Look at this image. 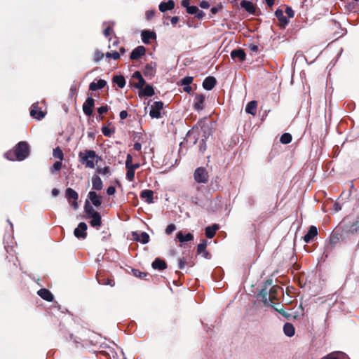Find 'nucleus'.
<instances>
[{"instance_id":"f257e3e1","label":"nucleus","mask_w":359,"mask_h":359,"mask_svg":"<svg viewBox=\"0 0 359 359\" xmlns=\"http://www.w3.org/2000/svg\"><path fill=\"white\" fill-rule=\"evenodd\" d=\"M29 153V145L26 142H20L13 150L5 153L4 156L10 161H22L26 158Z\"/></svg>"},{"instance_id":"f03ea898","label":"nucleus","mask_w":359,"mask_h":359,"mask_svg":"<svg viewBox=\"0 0 359 359\" xmlns=\"http://www.w3.org/2000/svg\"><path fill=\"white\" fill-rule=\"evenodd\" d=\"M272 280H267L266 285L259 294L264 305H270L276 299V293L280 290L277 285L271 286Z\"/></svg>"},{"instance_id":"7ed1b4c3","label":"nucleus","mask_w":359,"mask_h":359,"mask_svg":"<svg viewBox=\"0 0 359 359\" xmlns=\"http://www.w3.org/2000/svg\"><path fill=\"white\" fill-rule=\"evenodd\" d=\"M79 157L82 164H84L86 168L91 169L95 168V164L100 160V157L93 150L81 151L79 154Z\"/></svg>"},{"instance_id":"20e7f679","label":"nucleus","mask_w":359,"mask_h":359,"mask_svg":"<svg viewBox=\"0 0 359 359\" xmlns=\"http://www.w3.org/2000/svg\"><path fill=\"white\" fill-rule=\"evenodd\" d=\"M140 167V163L132 164V156L128 154L126 161V168L127 169L126 178L133 182L135 179V170Z\"/></svg>"},{"instance_id":"39448f33","label":"nucleus","mask_w":359,"mask_h":359,"mask_svg":"<svg viewBox=\"0 0 359 359\" xmlns=\"http://www.w3.org/2000/svg\"><path fill=\"white\" fill-rule=\"evenodd\" d=\"M194 180L198 183L206 184L208 182V172L205 168H198L194 173Z\"/></svg>"},{"instance_id":"423d86ee","label":"nucleus","mask_w":359,"mask_h":359,"mask_svg":"<svg viewBox=\"0 0 359 359\" xmlns=\"http://www.w3.org/2000/svg\"><path fill=\"white\" fill-rule=\"evenodd\" d=\"M39 103H34L30 110V115L36 119H41L46 115V111L42 109L41 107H39Z\"/></svg>"},{"instance_id":"0eeeda50","label":"nucleus","mask_w":359,"mask_h":359,"mask_svg":"<svg viewBox=\"0 0 359 359\" xmlns=\"http://www.w3.org/2000/svg\"><path fill=\"white\" fill-rule=\"evenodd\" d=\"M132 240L140 242L142 244H146L149 241V236L146 232H142L139 233L137 231L132 232Z\"/></svg>"},{"instance_id":"6e6552de","label":"nucleus","mask_w":359,"mask_h":359,"mask_svg":"<svg viewBox=\"0 0 359 359\" xmlns=\"http://www.w3.org/2000/svg\"><path fill=\"white\" fill-rule=\"evenodd\" d=\"M95 100L93 97H88L83 104V111L86 116H91Z\"/></svg>"},{"instance_id":"1a4fd4ad","label":"nucleus","mask_w":359,"mask_h":359,"mask_svg":"<svg viewBox=\"0 0 359 359\" xmlns=\"http://www.w3.org/2000/svg\"><path fill=\"white\" fill-rule=\"evenodd\" d=\"M86 230L87 224L85 222H80L74 229V234L78 238H85L87 236Z\"/></svg>"},{"instance_id":"9d476101","label":"nucleus","mask_w":359,"mask_h":359,"mask_svg":"<svg viewBox=\"0 0 359 359\" xmlns=\"http://www.w3.org/2000/svg\"><path fill=\"white\" fill-rule=\"evenodd\" d=\"M205 100V96L202 94H198L195 96L194 98V108L196 111H201L203 109L204 106V102Z\"/></svg>"},{"instance_id":"9b49d317","label":"nucleus","mask_w":359,"mask_h":359,"mask_svg":"<svg viewBox=\"0 0 359 359\" xmlns=\"http://www.w3.org/2000/svg\"><path fill=\"white\" fill-rule=\"evenodd\" d=\"M142 40L144 43H149L150 40L156 39V34L154 32H151L149 30H143L141 34Z\"/></svg>"},{"instance_id":"f8f14e48","label":"nucleus","mask_w":359,"mask_h":359,"mask_svg":"<svg viewBox=\"0 0 359 359\" xmlns=\"http://www.w3.org/2000/svg\"><path fill=\"white\" fill-rule=\"evenodd\" d=\"M318 235V230L315 226H310L307 233L304 236V241L306 243L312 241Z\"/></svg>"},{"instance_id":"ddd939ff","label":"nucleus","mask_w":359,"mask_h":359,"mask_svg":"<svg viewBox=\"0 0 359 359\" xmlns=\"http://www.w3.org/2000/svg\"><path fill=\"white\" fill-rule=\"evenodd\" d=\"M146 49L144 46H140L135 48L130 54V59L132 60H137L141 56L144 55L145 53Z\"/></svg>"},{"instance_id":"4468645a","label":"nucleus","mask_w":359,"mask_h":359,"mask_svg":"<svg viewBox=\"0 0 359 359\" xmlns=\"http://www.w3.org/2000/svg\"><path fill=\"white\" fill-rule=\"evenodd\" d=\"M88 198L95 207H99L102 204V198L95 191H90L88 195Z\"/></svg>"},{"instance_id":"2eb2a0df","label":"nucleus","mask_w":359,"mask_h":359,"mask_svg":"<svg viewBox=\"0 0 359 359\" xmlns=\"http://www.w3.org/2000/svg\"><path fill=\"white\" fill-rule=\"evenodd\" d=\"M156 64L155 62H151L147 64L144 67V74L145 76L151 77L156 72Z\"/></svg>"},{"instance_id":"dca6fc26","label":"nucleus","mask_w":359,"mask_h":359,"mask_svg":"<svg viewBox=\"0 0 359 359\" xmlns=\"http://www.w3.org/2000/svg\"><path fill=\"white\" fill-rule=\"evenodd\" d=\"M322 359H349V358L346 353L340 351H337L332 352L327 355Z\"/></svg>"},{"instance_id":"f3484780","label":"nucleus","mask_w":359,"mask_h":359,"mask_svg":"<svg viewBox=\"0 0 359 359\" xmlns=\"http://www.w3.org/2000/svg\"><path fill=\"white\" fill-rule=\"evenodd\" d=\"M216 85V79L212 76H208L203 82V87L208 90H212Z\"/></svg>"},{"instance_id":"a211bd4d","label":"nucleus","mask_w":359,"mask_h":359,"mask_svg":"<svg viewBox=\"0 0 359 359\" xmlns=\"http://www.w3.org/2000/svg\"><path fill=\"white\" fill-rule=\"evenodd\" d=\"M275 15L283 27H285V25L289 23L288 19L284 15L283 11L282 10L277 9L275 12Z\"/></svg>"},{"instance_id":"6ab92c4d","label":"nucleus","mask_w":359,"mask_h":359,"mask_svg":"<svg viewBox=\"0 0 359 359\" xmlns=\"http://www.w3.org/2000/svg\"><path fill=\"white\" fill-rule=\"evenodd\" d=\"M175 7V2L172 0H169L167 2H161L159 4L158 8L161 12H165L167 11H170L173 9Z\"/></svg>"},{"instance_id":"aec40b11","label":"nucleus","mask_w":359,"mask_h":359,"mask_svg":"<svg viewBox=\"0 0 359 359\" xmlns=\"http://www.w3.org/2000/svg\"><path fill=\"white\" fill-rule=\"evenodd\" d=\"M133 79H137L138 82L135 83V86L138 88V89H142L144 84H145V81L144 79H143L141 73L138 71L135 72L133 74Z\"/></svg>"},{"instance_id":"412c9836","label":"nucleus","mask_w":359,"mask_h":359,"mask_svg":"<svg viewBox=\"0 0 359 359\" xmlns=\"http://www.w3.org/2000/svg\"><path fill=\"white\" fill-rule=\"evenodd\" d=\"M37 293L42 299L48 302H52L53 300V295L47 289H41L38 291Z\"/></svg>"},{"instance_id":"4be33fe9","label":"nucleus","mask_w":359,"mask_h":359,"mask_svg":"<svg viewBox=\"0 0 359 359\" xmlns=\"http://www.w3.org/2000/svg\"><path fill=\"white\" fill-rule=\"evenodd\" d=\"M177 238L180 243H185L192 241L194 239V236L190 233L184 234L182 231H180L177 234Z\"/></svg>"},{"instance_id":"5701e85b","label":"nucleus","mask_w":359,"mask_h":359,"mask_svg":"<svg viewBox=\"0 0 359 359\" xmlns=\"http://www.w3.org/2000/svg\"><path fill=\"white\" fill-rule=\"evenodd\" d=\"M257 102L252 100L248 102L245 107V111L248 114L255 116L257 113Z\"/></svg>"},{"instance_id":"b1692460","label":"nucleus","mask_w":359,"mask_h":359,"mask_svg":"<svg viewBox=\"0 0 359 359\" xmlns=\"http://www.w3.org/2000/svg\"><path fill=\"white\" fill-rule=\"evenodd\" d=\"M153 196L154 191L148 189L143 190L140 194L141 198L144 199L147 203H153Z\"/></svg>"},{"instance_id":"393cba45","label":"nucleus","mask_w":359,"mask_h":359,"mask_svg":"<svg viewBox=\"0 0 359 359\" xmlns=\"http://www.w3.org/2000/svg\"><path fill=\"white\" fill-rule=\"evenodd\" d=\"M231 56L233 59L238 58L239 61L242 62L245 60L246 55L243 50L236 49L231 51Z\"/></svg>"},{"instance_id":"a878e982","label":"nucleus","mask_w":359,"mask_h":359,"mask_svg":"<svg viewBox=\"0 0 359 359\" xmlns=\"http://www.w3.org/2000/svg\"><path fill=\"white\" fill-rule=\"evenodd\" d=\"M107 85V82L103 79H100L97 83L92 82L89 86V90L95 91L103 88Z\"/></svg>"},{"instance_id":"bb28decb","label":"nucleus","mask_w":359,"mask_h":359,"mask_svg":"<svg viewBox=\"0 0 359 359\" xmlns=\"http://www.w3.org/2000/svg\"><path fill=\"white\" fill-rule=\"evenodd\" d=\"M90 217L91 218L90 223L93 227H100L101 226V216L99 212L94 213V215Z\"/></svg>"},{"instance_id":"cd10ccee","label":"nucleus","mask_w":359,"mask_h":359,"mask_svg":"<svg viewBox=\"0 0 359 359\" xmlns=\"http://www.w3.org/2000/svg\"><path fill=\"white\" fill-rule=\"evenodd\" d=\"M241 6L249 13H254L255 12V8L250 1L243 0L241 2Z\"/></svg>"},{"instance_id":"c85d7f7f","label":"nucleus","mask_w":359,"mask_h":359,"mask_svg":"<svg viewBox=\"0 0 359 359\" xmlns=\"http://www.w3.org/2000/svg\"><path fill=\"white\" fill-rule=\"evenodd\" d=\"M65 194L69 203H71V200L77 201L79 198L77 192L72 188H67Z\"/></svg>"},{"instance_id":"c756f323","label":"nucleus","mask_w":359,"mask_h":359,"mask_svg":"<svg viewBox=\"0 0 359 359\" xmlns=\"http://www.w3.org/2000/svg\"><path fill=\"white\" fill-rule=\"evenodd\" d=\"M93 189L95 190H101L102 189V182L100 177L95 175L92 178Z\"/></svg>"},{"instance_id":"7c9ffc66","label":"nucleus","mask_w":359,"mask_h":359,"mask_svg":"<svg viewBox=\"0 0 359 359\" xmlns=\"http://www.w3.org/2000/svg\"><path fill=\"white\" fill-rule=\"evenodd\" d=\"M283 331L286 336L292 337L294 334V326L289 323H287L283 326Z\"/></svg>"},{"instance_id":"2f4dec72","label":"nucleus","mask_w":359,"mask_h":359,"mask_svg":"<svg viewBox=\"0 0 359 359\" xmlns=\"http://www.w3.org/2000/svg\"><path fill=\"white\" fill-rule=\"evenodd\" d=\"M219 229L217 224H213L211 226H208L205 229V236L208 238H212L215 235L216 231Z\"/></svg>"},{"instance_id":"473e14b6","label":"nucleus","mask_w":359,"mask_h":359,"mask_svg":"<svg viewBox=\"0 0 359 359\" xmlns=\"http://www.w3.org/2000/svg\"><path fill=\"white\" fill-rule=\"evenodd\" d=\"M346 231L348 233H354L358 231L359 229V218L355 219L353 220L349 226H346Z\"/></svg>"},{"instance_id":"72a5a7b5","label":"nucleus","mask_w":359,"mask_h":359,"mask_svg":"<svg viewBox=\"0 0 359 359\" xmlns=\"http://www.w3.org/2000/svg\"><path fill=\"white\" fill-rule=\"evenodd\" d=\"M142 89V90L140 92V96L151 97L154 94V88L149 85L146 86Z\"/></svg>"},{"instance_id":"f704fd0d","label":"nucleus","mask_w":359,"mask_h":359,"mask_svg":"<svg viewBox=\"0 0 359 359\" xmlns=\"http://www.w3.org/2000/svg\"><path fill=\"white\" fill-rule=\"evenodd\" d=\"M152 267L155 269L162 270L166 268V264L163 260L156 258L152 263Z\"/></svg>"},{"instance_id":"c9c22d12","label":"nucleus","mask_w":359,"mask_h":359,"mask_svg":"<svg viewBox=\"0 0 359 359\" xmlns=\"http://www.w3.org/2000/svg\"><path fill=\"white\" fill-rule=\"evenodd\" d=\"M113 81L121 88H123L126 85V80L122 76H114Z\"/></svg>"},{"instance_id":"e433bc0d","label":"nucleus","mask_w":359,"mask_h":359,"mask_svg":"<svg viewBox=\"0 0 359 359\" xmlns=\"http://www.w3.org/2000/svg\"><path fill=\"white\" fill-rule=\"evenodd\" d=\"M53 156L54 158L59 159L60 161H62L64 158L63 152L59 147H56L53 149Z\"/></svg>"},{"instance_id":"4c0bfd02","label":"nucleus","mask_w":359,"mask_h":359,"mask_svg":"<svg viewBox=\"0 0 359 359\" xmlns=\"http://www.w3.org/2000/svg\"><path fill=\"white\" fill-rule=\"evenodd\" d=\"M84 208H85V211H86V214H87L88 217L93 216L94 215V213H97L98 212L95 211L93 209V208L88 204V201H86V205H85Z\"/></svg>"},{"instance_id":"58836bf2","label":"nucleus","mask_w":359,"mask_h":359,"mask_svg":"<svg viewBox=\"0 0 359 359\" xmlns=\"http://www.w3.org/2000/svg\"><path fill=\"white\" fill-rule=\"evenodd\" d=\"M280 141L283 144H289L292 141V135L290 133H284L281 135Z\"/></svg>"},{"instance_id":"ea45409f","label":"nucleus","mask_w":359,"mask_h":359,"mask_svg":"<svg viewBox=\"0 0 359 359\" xmlns=\"http://www.w3.org/2000/svg\"><path fill=\"white\" fill-rule=\"evenodd\" d=\"M201 129L203 132V135H202V137H203L202 139V141L203 142L205 139H208V137L211 135V130L208 126H203Z\"/></svg>"},{"instance_id":"a19ab883","label":"nucleus","mask_w":359,"mask_h":359,"mask_svg":"<svg viewBox=\"0 0 359 359\" xmlns=\"http://www.w3.org/2000/svg\"><path fill=\"white\" fill-rule=\"evenodd\" d=\"M149 115L152 118H161V111L151 107Z\"/></svg>"},{"instance_id":"79ce46f5","label":"nucleus","mask_w":359,"mask_h":359,"mask_svg":"<svg viewBox=\"0 0 359 359\" xmlns=\"http://www.w3.org/2000/svg\"><path fill=\"white\" fill-rule=\"evenodd\" d=\"M61 168H62V161H56L53 165L51 172L53 173H54L57 171H59L61 169Z\"/></svg>"},{"instance_id":"37998d69","label":"nucleus","mask_w":359,"mask_h":359,"mask_svg":"<svg viewBox=\"0 0 359 359\" xmlns=\"http://www.w3.org/2000/svg\"><path fill=\"white\" fill-rule=\"evenodd\" d=\"M97 172L102 175H106L109 172V168L107 166L104 168H98L97 169Z\"/></svg>"},{"instance_id":"c03bdc74","label":"nucleus","mask_w":359,"mask_h":359,"mask_svg":"<svg viewBox=\"0 0 359 359\" xmlns=\"http://www.w3.org/2000/svg\"><path fill=\"white\" fill-rule=\"evenodd\" d=\"M207 246V241H203L201 243L198 244L197 247V251L198 253H201L205 251Z\"/></svg>"},{"instance_id":"a18cd8bd","label":"nucleus","mask_w":359,"mask_h":359,"mask_svg":"<svg viewBox=\"0 0 359 359\" xmlns=\"http://www.w3.org/2000/svg\"><path fill=\"white\" fill-rule=\"evenodd\" d=\"M193 81V78L191 76H186L182 80V84L183 86H189Z\"/></svg>"},{"instance_id":"49530a36","label":"nucleus","mask_w":359,"mask_h":359,"mask_svg":"<svg viewBox=\"0 0 359 359\" xmlns=\"http://www.w3.org/2000/svg\"><path fill=\"white\" fill-rule=\"evenodd\" d=\"M106 57H112L114 60H117L119 58L120 55L117 51H114L113 53L108 52L106 53Z\"/></svg>"},{"instance_id":"de8ad7c7","label":"nucleus","mask_w":359,"mask_h":359,"mask_svg":"<svg viewBox=\"0 0 359 359\" xmlns=\"http://www.w3.org/2000/svg\"><path fill=\"white\" fill-rule=\"evenodd\" d=\"M198 11L199 10H198V7L196 6H190L187 9V13H189V14H192V15L193 14H196Z\"/></svg>"},{"instance_id":"09e8293b","label":"nucleus","mask_w":359,"mask_h":359,"mask_svg":"<svg viewBox=\"0 0 359 359\" xmlns=\"http://www.w3.org/2000/svg\"><path fill=\"white\" fill-rule=\"evenodd\" d=\"M176 229V226L175 224H169L166 229H165V233L168 234V235H170Z\"/></svg>"},{"instance_id":"8fccbe9b","label":"nucleus","mask_w":359,"mask_h":359,"mask_svg":"<svg viewBox=\"0 0 359 359\" xmlns=\"http://www.w3.org/2000/svg\"><path fill=\"white\" fill-rule=\"evenodd\" d=\"M151 107L161 111L163 107V103L161 101L155 102Z\"/></svg>"},{"instance_id":"3c124183","label":"nucleus","mask_w":359,"mask_h":359,"mask_svg":"<svg viewBox=\"0 0 359 359\" xmlns=\"http://www.w3.org/2000/svg\"><path fill=\"white\" fill-rule=\"evenodd\" d=\"M109 108L107 106H102L97 109L98 114L101 116L102 114L107 112Z\"/></svg>"},{"instance_id":"603ef678","label":"nucleus","mask_w":359,"mask_h":359,"mask_svg":"<svg viewBox=\"0 0 359 359\" xmlns=\"http://www.w3.org/2000/svg\"><path fill=\"white\" fill-rule=\"evenodd\" d=\"M285 13L289 18H293L294 15V12L290 7H287L285 9Z\"/></svg>"},{"instance_id":"864d4df0","label":"nucleus","mask_w":359,"mask_h":359,"mask_svg":"<svg viewBox=\"0 0 359 359\" xmlns=\"http://www.w3.org/2000/svg\"><path fill=\"white\" fill-rule=\"evenodd\" d=\"M102 132L104 136L109 137L111 135V130L108 127H103Z\"/></svg>"},{"instance_id":"5fc2aeb1","label":"nucleus","mask_w":359,"mask_h":359,"mask_svg":"<svg viewBox=\"0 0 359 359\" xmlns=\"http://www.w3.org/2000/svg\"><path fill=\"white\" fill-rule=\"evenodd\" d=\"M111 28L110 27V25H108L104 30V35L106 36V37H109L110 36V34H111Z\"/></svg>"},{"instance_id":"6e6d98bb","label":"nucleus","mask_w":359,"mask_h":359,"mask_svg":"<svg viewBox=\"0 0 359 359\" xmlns=\"http://www.w3.org/2000/svg\"><path fill=\"white\" fill-rule=\"evenodd\" d=\"M269 306L273 307L276 311H277L280 313H281V311H282V309H281L282 306L280 304H273V303H270V305H269Z\"/></svg>"},{"instance_id":"4d7b16f0","label":"nucleus","mask_w":359,"mask_h":359,"mask_svg":"<svg viewBox=\"0 0 359 359\" xmlns=\"http://www.w3.org/2000/svg\"><path fill=\"white\" fill-rule=\"evenodd\" d=\"M116 191L115 187L113 186H110L107 189V193L108 195H113Z\"/></svg>"},{"instance_id":"13d9d810","label":"nucleus","mask_w":359,"mask_h":359,"mask_svg":"<svg viewBox=\"0 0 359 359\" xmlns=\"http://www.w3.org/2000/svg\"><path fill=\"white\" fill-rule=\"evenodd\" d=\"M186 262L184 259H180L178 262V266L180 269H183L185 266Z\"/></svg>"},{"instance_id":"bf43d9fd","label":"nucleus","mask_w":359,"mask_h":359,"mask_svg":"<svg viewBox=\"0 0 359 359\" xmlns=\"http://www.w3.org/2000/svg\"><path fill=\"white\" fill-rule=\"evenodd\" d=\"M133 271L135 276H139L140 278L146 276V274L144 273L140 272L138 270H133Z\"/></svg>"},{"instance_id":"052dcab7","label":"nucleus","mask_w":359,"mask_h":359,"mask_svg":"<svg viewBox=\"0 0 359 359\" xmlns=\"http://www.w3.org/2000/svg\"><path fill=\"white\" fill-rule=\"evenodd\" d=\"M102 284L103 285H110V286H114V282L113 280L111 279H107L105 281H104L103 283H102Z\"/></svg>"},{"instance_id":"680f3d73","label":"nucleus","mask_w":359,"mask_h":359,"mask_svg":"<svg viewBox=\"0 0 359 359\" xmlns=\"http://www.w3.org/2000/svg\"><path fill=\"white\" fill-rule=\"evenodd\" d=\"M200 6L201 8H205V9H207L210 7L209 3L206 1H202L200 4Z\"/></svg>"},{"instance_id":"e2e57ef3","label":"nucleus","mask_w":359,"mask_h":359,"mask_svg":"<svg viewBox=\"0 0 359 359\" xmlns=\"http://www.w3.org/2000/svg\"><path fill=\"white\" fill-rule=\"evenodd\" d=\"M119 116H120L121 119H122V120H123V119L126 118H127V116H128V112H127V111H126V110H123V111H121L120 112Z\"/></svg>"},{"instance_id":"0e129e2a","label":"nucleus","mask_w":359,"mask_h":359,"mask_svg":"<svg viewBox=\"0 0 359 359\" xmlns=\"http://www.w3.org/2000/svg\"><path fill=\"white\" fill-rule=\"evenodd\" d=\"M103 57H104L103 53H96L95 55V59L97 61H100V60H102L103 58Z\"/></svg>"},{"instance_id":"69168bd1","label":"nucleus","mask_w":359,"mask_h":359,"mask_svg":"<svg viewBox=\"0 0 359 359\" xmlns=\"http://www.w3.org/2000/svg\"><path fill=\"white\" fill-rule=\"evenodd\" d=\"M133 149L135 151H140L142 149V144L139 142H135L133 145Z\"/></svg>"},{"instance_id":"338daca9","label":"nucleus","mask_w":359,"mask_h":359,"mask_svg":"<svg viewBox=\"0 0 359 359\" xmlns=\"http://www.w3.org/2000/svg\"><path fill=\"white\" fill-rule=\"evenodd\" d=\"M147 15V18L148 20H150L153 18V16L154 15V11H149L147 12L146 13Z\"/></svg>"},{"instance_id":"774afa93","label":"nucleus","mask_w":359,"mask_h":359,"mask_svg":"<svg viewBox=\"0 0 359 359\" xmlns=\"http://www.w3.org/2000/svg\"><path fill=\"white\" fill-rule=\"evenodd\" d=\"M182 6L187 9L188 7L190 6H189V0H182Z\"/></svg>"}]
</instances>
